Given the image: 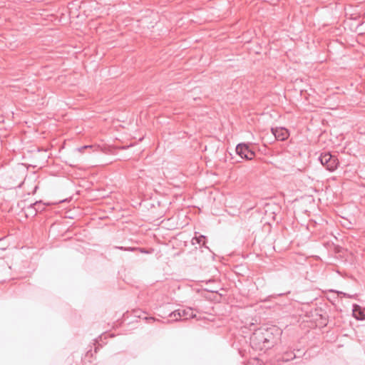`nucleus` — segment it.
<instances>
[{
    "instance_id": "nucleus-1",
    "label": "nucleus",
    "mask_w": 365,
    "mask_h": 365,
    "mask_svg": "<svg viewBox=\"0 0 365 365\" xmlns=\"http://www.w3.org/2000/svg\"><path fill=\"white\" fill-rule=\"evenodd\" d=\"M250 340L253 349L265 351L274 346L277 338L273 333V329L259 328L252 333Z\"/></svg>"
},
{
    "instance_id": "nucleus-2",
    "label": "nucleus",
    "mask_w": 365,
    "mask_h": 365,
    "mask_svg": "<svg viewBox=\"0 0 365 365\" xmlns=\"http://www.w3.org/2000/svg\"><path fill=\"white\" fill-rule=\"evenodd\" d=\"M321 163L331 172L334 171L339 165V160L335 155L329 152L322 153L319 157Z\"/></svg>"
},
{
    "instance_id": "nucleus-3",
    "label": "nucleus",
    "mask_w": 365,
    "mask_h": 365,
    "mask_svg": "<svg viewBox=\"0 0 365 365\" xmlns=\"http://www.w3.org/2000/svg\"><path fill=\"white\" fill-rule=\"evenodd\" d=\"M272 133L277 140L284 141L289 136V132L284 127H276L271 128Z\"/></svg>"
},
{
    "instance_id": "nucleus-4",
    "label": "nucleus",
    "mask_w": 365,
    "mask_h": 365,
    "mask_svg": "<svg viewBox=\"0 0 365 365\" xmlns=\"http://www.w3.org/2000/svg\"><path fill=\"white\" fill-rule=\"evenodd\" d=\"M45 209V205L42 204L41 201L31 204L26 208V216H35L38 212H42Z\"/></svg>"
},
{
    "instance_id": "nucleus-5",
    "label": "nucleus",
    "mask_w": 365,
    "mask_h": 365,
    "mask_svg": "<svg viewBox=\"0 0 365 365\" xmlns=\"http://www.w3.org/2000/svg\"><path fill=\"white\" fill-rule=\"evenodd\" d=\"M180 316H181L182 320L194 318L196 316L195 314H194L193 312V309L190 307H187L186 309H180Z\"/></svg>"
},
{
    "instance_id": "nucleus-6",
    "label": "nucleus",
    "mask_w": 365,
    "mask_h": 365,
    "mask_svg": "<svg viewBox=\"0 0 365 365\" xmlns=\"http://www.w3.org/2000/svg\"><path fill=\"white\" fill-rule=\"evenodd\" d=\"M250 150L249 146L245 143L238 144L236 146V153L238 154L242 158H244V155H246V153Z\"/></svg>"
},
{
    "instance_id": "nucleus-7",
    "label": "nucleus",
    "mask_w": 365,
    "mask_h": 365,
    "mask_svg": "<svg viewBox=\"0 0 365 365\" xmlns=\"http://www.w3.org/2000/svg\"><path fill=\"white\" fill-rule=\"evenodd\" d=\"M192 244H199L200 245L207 248V247L206 246V237L204 235H200L199 237H193L192 239Z\"/></svg>"
},
{
    "instance_id": "nucleus-8",
    "label": "nucleus",
    "mask_w": 365,
    "mask_h": 365,
    "mask_svg": "<svg viewBox=\"0 0 365 365\" xmlns=\"http://www.w3.org/2000/svg\"><path fill=\"white\" fill-rule=\"evenodd\" d=\"M353 315L357 319H365V313L364 312H361L359 306H356L353 309Z\"/></svg>"
},
{
    "instance_id": "nucleus-9",
    "label": "nucleus",
    "mask_w": 365,
    "mask_h": 365,
    "mask_svg": "<svg viewBox=\"0 0 365 365\" xmlns=\"http://www.w3.org/2000/svg\"><path fill=\"white\" fill-rule=\"evenodd\" d=\"M180 309L173 311L169 314V317L173 319V321H179L182 320L181 316H180Z\"/></svg>"
},
{
    "instance_id": "nucleus-10",
    "label": "nucleus",
    "mask_w": 365,
    "mask_h": 365,
    "mask_svg": "<svg viewBox=\"0 0 365 365\" xmlns=\"http://www.w3.org/2000/svg\"><path fill=\"white\" fill-rule=\"evenodd\" d=\"M295 358V354L292 352V351H289V352H285L283 356H282V360L284 361H288L291 359H293Z\"/></svg>"
},
{
    "instance_id": "nucleus-11",
    "label": "nucleus",
    "mask_w": 365,
    "mask_h": 365,
    "mask_svg": "<svg viewBox=\"0 0 365 365\" xmlns=\"http://www.w3.org/2000/svg\"><path fill=\"white\" fill-rule=\"evenodd\" d=\"M115 248L117 250H120L131 251V252L135 251L136 250H138L137 247H122V246H115Z\"/></svg>"
},
{
    "instance_id": "nucleus-12",
    "label": "nucleus",
    "mask_w": 365,
    "mask_h": 365,
    "mask_svg": "<svg viewBox=\"0 0 365 365\" xmlns=\"http://www.w3.org/2000/svg\"><path fill=\"white\" fill-rule=\"evenodd\" d=\"M255 153L250 149V150L246 153V155H244L243 158L247 160H252L255 157Z\"/></svg>"
},
{
    "instance_id": "nucleus-13",
    "label": "nucleus",
    "mask_w": 365,
    "mask_h": 365,
    "mask_svg": "<svg viewBox=\"0 0 365 365\" xmlns=\"http://www.w3.org/2000/svg\"><path fill=\"white\" fill-rule=\"evenodd\" d=\"M93 148V145H84V146L77 148V150L79 153H84L85 150H87V148Z\"/></svg>"
},
{
    "instance_id": "nucleus-14",
    "label": "nucleus",
    "mask_w": 365,
    "mask_h": 365,
    "mask_svg": "<svg viewBox=\"0 0 365 365\" xmlns=\"http://www.w3.org/2000/svg\"><path fill=\"white\" fill-rule=\"evenodd\" d=\"M145 319L148 323H153L155 321H160L159 319H155V317H145Z\"/></svg>"
},
{
    "instance_id": "nucleus-15",
    "label": "nucleus",
    "mask_w": 365,
    "mask_h": 365,
    "mask_svg": "<svg viewBox=\"0 0 365 365\" xmlns=\"http://www.w3.org/2000/svg\"><path fill=\"white\" fill-rule=\"evenodd\" d=\"M247 365H262V364L259 360L255 359L253 362L249 361Z\"/></svg>"
},
{
    "instance_id": "nucleus-16",
    "label": "nucleus",
    "mask_w": 365,
    "mask_h": 365,
    "mask_svg": "<svg viewBox=\"0 0 365 365\" xmlns=\"http://www.w3.org/2000/svg\"><path fill=\"white\" fill-rule=\"evenodd\" d=\"M93 148H88L90 152H97L100 150V146L99 145H93Z\"/></svg>"
},
{
    "instance_id": "nucleus-17",
    "label": "nucleus",
    "mask_w": 365,
    "mask_h": 365,
    "mask_svg": "<svg viewBox=\"0 0 365 365\" xmlns=\"http://www.w3.org/2000/svg\"><path fill=\"white\" fill-rule=\"evenodd\" d=\"M137 248H138V251H140L141 253H147V254L150 253V252L145 250L143 248H138V247H137ZM135 251H137V250Z\"/></svg>"
}]
</instances>
